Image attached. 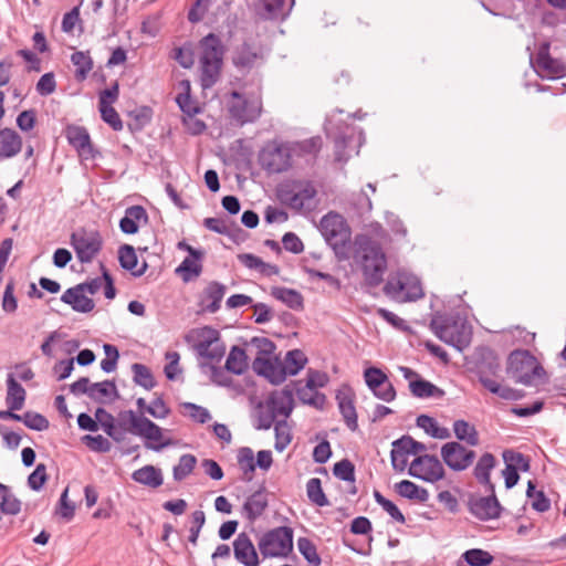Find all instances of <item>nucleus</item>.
I'll use <instances>...</instances> for the list:
<instances>
[{
	"instance_id": "obj_1",
	"label": "nucleus",
	"mask_w": 566,
	"mask_h": 566,
	"mask_svg": "<svg viewBox=\"0 0 566 566\" xmlns=\"http://www.w3.org/2000/svg\"><path fill=\"white\" fill-rule=\"evenodd\" d=\"M500 371V357L495 350L489 346H479L474 353V373L479 382L501 399L516 401L524 398L525 392L523 390L503 386L496 380Z\"/></svg>"
},
{
	"instance_id": "obj_2",
	"label": "nucleus",
	"mask_w": 566,
	"mask_h": 566,
	"mask_svg": "<svg viewBox=\"0 0 566 566\" xmlns=\"http://www.w3.org/2000/svg\"><path fill=\"white\" fill-rule=\"evenodd\" d=\"M354 244V258L360 265L366 285L379 286L387 271V258L380 243L368 235L359 234Z\"/></svg>"
},
{
	"instance_id": "obj_3",
	"label": "nucleus",
	"mask_w": 566,
	"mask_h": 566,
	"mask_svg": "<svg viewBox=\"0 0 566 566\" xmlns=\"http://www.w3.org/2000/svg\"><path fill=\"white\" fill-rule=\"evenodd\" d=\"M430 328L441 342L459 352L470 345L471 327L459 313H436L430 321Z\"/></svg>"
},
{
	"instance_id": "obj_4",
	"label": "nucleus",
	"mask_w": 566,
	"mask_h": 566,
	"mask_svg": "<svg viewBox=\"0 0 566 566\" xmlns=\"http://www.w3.org/2000/svg\"><path fill=\"white\" fill-rule=\"evenodd\" d=\"M200 82L202 88L212 87L220 78L226 48L219 35L209 33L199 41Z\"/></svg>"
},
{
	"instance_id": "obj_5",
	"label": "nucleus",
	"mask_w": 566,
	"mask_h": 566,
	"mask_svg": "<svg viewBox=\"0 0 566 566\" xmlns=\"http://www.w3.org/2000/svg\"><path fill=\"white\" fill-rule=\"evenodd\" d=\"M506 373L524 386L546 382L547 373L537 358L527 349H514L506 361Z\"/></svg>"
},
{
	"instance_id": "obj_6",
	"label": "nucleus",
	"mask_w": 566,
	"mask_h": 566,
	"mask_svg": "<svg viewBox=\"0 0 566 566\" xmlns=\"http://www.w3.org/2000/svg\"><path fill=\"white\" fill-rule=\"evenodd\" d=\"M319 231L337 261H347L350 258L352 232L343 216L328 212L321 219Z\"/></svg>"
},
{
	"instance_id": "obj_7",
	"label": "nucleus",
	"mask_w": 566,
	"mask_h": 566,
	"mask_svg": "<svg viewBox=\"0 0 566 566\" xmlns=\"http://www.w3.org/2000/svg\"><path fill=\"white\" fill-rule=\"evenodd\" d=\"M124 415L130 417L129 433L144 438L147 449L159 452L172 443L170 439L163 440V429L149 418L137 416L133 410L122 411L120 416Z\"/></svg>"
},
{
	"instance_id": "obj_8",
	"label": "nucleus",
	"mask_w": 566,
	"mask_h": 566,
	"mask_svg": "<svg viewBox=\"0 0 566 566\" xmlns=\"http://www.w3.org/2000/svg\"><path fill=\"white\" fill-rule=\"evenodd\" d=\"M317 191L310 181H293L284 185L277 190V197L282 203L291 209L301 211L315 209V197Z\"/></svg>"
},
{
	"instance_id": "obj_9",
	"label": "nucleus",
	"mask_w": 566,
	"mask_h": 566,
	"mask_svg": "<svg viewBox=\"0 0 566 566\" xmlns=\"http://www.w3.org/2000/svg\"><path fill=\"white\" fill-rule=\"evenodd\" d=\"M327 136L334 142L335 160L346 163L350 157V151L359 148L365 139L364 132L357 130L355 126L342 124L327 130Z\"/></svg>"
},
{
	"instance_id": "obj_10",
	"label": "nucleus",
	"mask_w": 566,
	"mask_h": 566,
	"mask_svg": "<svg viewBox=\"0 0 566 566\" xmlns=\"http://www.w3.org/2000/svg\"><path fill=\"white\" fill-rule=\"evenodd\" d=\"M294 532L290 526H279L268 531L259 542L264 558L286 557L293 551Z\"/></svg>"
},
{
	"instance_id": "obj_11",
	"label": "nucleus",
	"mask_w": 566,
	"mask_h": 566,
	"mask_svg": "<svg viewBox=\"0 0 566 566\" xmlns=\"http://www.w3.org/2000/svg\"><path fill=\"white\" fill-rule=\"evenodd\" d=\"M70 244L81 263H91L103 249V238L97 230L82 227L71 233Z\"/></svg>"
},
{
	"instance_id": "obj_12",
	"label": "nucleus",
	"mask_w": 566,
	"mask_h": 566,
	"mask_svg": "<svg viewBox=\"0 0 566 566\" xmlns=\"http://www.w3.org/2000/svg\"><path fill=\"white\" fill-rule=\"evenodd\" d=\"M230 117L240 126L254 123L262 112V103L258 98H247L244 94L237 91L230 93L228 104Z\"/></svg>"
},
{
	"instance_id": "obj_13",
	"label": "nucleus",
	"mask_w": 566,
	"mask_h": 566,
	"mask_svg": "<svg viewBox=\"0 0 566 566\" xmlns=\"http://www.w3.org/2000/svg\"><path fill=\"white\" fill-rule=\"evenodd\" d=\"M291 149L275 140L269 142L259 154L261 167L270 174H280L291 167Z\"/></svg>"
},
{
	"instance_id": "obj_14",
	"label": "nucleus",
	"mask_w": 566,
	"mask_h": 566,
	"mask_svg": "<svg viewBox=\"0 0 566 566\" xmlns=\"http://www.w3.org/2000/svg\"><path fill=\"white\" fill-rule=\"evenodd\" d=\"M198 342L193 345L196 353L213 363H219L226 354V345L220 339V332L205 326L197 332Z\"/></svg>"
},
{
	"instance_id": "obj_15",
	"label": "nucleus",
	"mask_w": 566,
	"mask_h": 566,
	"mask_svg": "<svg viewBox=\"0 0 566 566\" xmlns=\"http://www.w3.org/2000/svg\"><path fill=\"white\" fill-rule=\"evenodd\" d=\"M408 474L412 478L434 483L444 478V469L437 455H418L409 465Z\"/></svg>"
},
{
	"instance_id": "obj_16",
	"label": "nucleus",
	"mask_w": 566,
	"mask_h": 566,
	"mask_svg": "<svg viewBox=\"0 0 566 566\" xmlns=\"http://www.w3.org/2000/svg\"><path fill=\"white\" fill-rule=\"evenodd\" d=\"M475 455V451L465 448L458 441H450L441 447L443 462L455 472L467 470L473 463Z\"/></svg>"
},
{
	"instance_id": "obj_17",
	"label": "nucleus",
	"mask_w": 566,
	"mask_h": 566,
	"mask_svg": "<svg viewBox=\"0 0 566 566\" xmlns=\"http://www.w3.org/2000/svg\"><path fill=\"white\" fill-rule=\"evenodd\" d=\"M551 43L542 42L536 53V73L541 77L557 80L566 76V64L559 60L551 56Z\"/></svg>"
},
{
	"instance_id": "obj_18",
	"label": "nucleus",
	"mask_w": 566,
	"mask_h": 566,
	"mask_svg": "<svg viewBox=\"0 0 566 566\" xmlns=\"http://www.w3.org/2000/svg\"><path fill=\"white\" fill-rule=\"evenodd\" d=\"M364 378L367 387L376 398L386 402L395 400L396 389L389 381L387 375L380 368H366L364 371Z\"/></svg>"
},
{
	"instance_id": "obj_19",
	"label": "nucleus",
	"mask_w": 566,
	"mask_h": 566,
	"mask_svg": "<svg viewBox=\"0 0 566 566\" xmlns=\"http://www.w3.org/2000/svg\"><path fill=\"white\" fill-rule=\"evenodd\" d=\"M469 512L479 521L486 522L501 516L503 507L496 496L470 495L467 502Z\"/></svg>"
},
{
	"instance_id": "obj_20",
	"label": "nucleus",
	"mask_w": 566,
	"mask_h": 566,
	"mask_svg": "<svg viewBox=\"0 0 566 566\" xmlns=\"http://www.w3.org/2000/svg\"><path fill=\"white\" fill-rule=\"evenodd\" d=\"M64 136L70 146H72L80 156L94 159L99 153L94 149L91 143V136L83 126L69 124L64 128Z\"/></svg>"
},
{
	"instance_id": "obj_21",
	"label": "nucleus",
	"mask_w": 566,
	"mask_h": 566,
	"mask_svg": "<svg viewBox=\"0 0 566 566\" xmlns=\"http://www.w3.org/2000/svg\"><path fill=\"white\" fill-rule=\"evenodd\" d=\"M298 382H290L282 390H274L266 399L268 409L276 416L290 417L294 408V386Z\"/></svg>"
},
{
	"instance_id": "obj_22",
	"label": "nucleus",
	"mask_w": 566,
	"mask_h": 566,
	"mask_svg": "<svg viewBox=\"0 0 566 566\" xmlns=\"http://www.w3.org/2000/svg\"><path fill=\"white\" fill-rule=\"evenodd\" d=\"M336 400L339 412L347 428L355 432L358 430L357 412L355 407V392L349 385H344L336 392Z\"/></svg>"
},
{
	"instance_id": "obj_23",
	"label": "nucleus",
	"mask_w": 566,
	"mask_h": 566,
	"mask_svg": "<svg viewBox=\"0 0 566 566\" xmlns=\"http://www.w3.org/2000/svg\"><path fill=\"white\" fill-rule=\"evenodd\" d=\"M268 506V492L265 486L262 484L256 491L247 497L242 505L241 513L245 520L253 523L263 515Z\"/></svg>"
},
{
	"instance_id": "obj_24",
	"label": "nucleus",
	"mask_w": 566,
	"mask_h": 566,
	"mask_svg": "<svg viewBox=\"0 0 566 566\" xmlns=\"http://www.w3.org/2000/svg\"><path fill=\"white\" fill-rule=\"evenodd\" d=\"M227 286L218 281H211L203 289L198 305L202 312L216 313L220 310L221 301L226 294Z\"/></svg>"
},
{
	"instance_id": "obj_25",
	"label": "nucleus",
	"mask_w": 566,
	"mask_h": 566,
	"mask_svg": "<svg viewBox=\"0 0 566 566\" xmlns=\"http://www.w3.org/2000/svg\"><path fill=\"white\" fill-rule=\"evenodd\" d=\"M234 558L243 566H258L256 549L245 532L240 533L233 542Z\"/></svg>"
},
{
	"instance_id": "obj_26",
	"label": "nucleus",
	"mask_w": 566,
	"mask_h": 566,
	"mask_svg": "<svg viewBox=\"0 0 566 566\" xmlns=\"http://www.w3.org/2000/svg\"><path fill=\"white\" fill-rule=\"evenodd\" d=\"M139 222H148L146 209L140 205L130 206L125 210L124 217L119 220V229L125 234H135L138 232Z\"/></svg>"
},
{
	"instance_id": "obj_27",
	"label": "nucleus",
	"mask_w": 566,
	"mask_h": 566,
	"mask_svg": "<svg viewBox=\"0 0 566 566\" xmlns=\"http://www.w3.org/2000/svg\"><path fill=\"white\" fill-rule=\"evenodd\" d=\"M405 289L406 282H403L399 277V275H390L384 285V293L394 300L401 298L403 301H415L422 296L421 287L420 285L417 284L411 287L410 292H408L403 297H401V294L405 291Z\"/></svg>"
},
{
	"instance_id": "obj_28",
	"label": "nucleus",
	"mask_w": 566,
	"mask_h": 566,
	"mask_svg": "<svg viewBox=\"0 0 566 566\" xmlns=\"http://www.w3.org/2000/svg\"><path fill=\"white\" fill-rule=\"evenodd\" d=\"M118 262L124 270L130 272V274L135 277H140L144 275L148 269V263L146 261H144L142 265L137 268L138 258L134 247L130 244H123L119 247Z\"/></svg>"
},
{
	"instance_id": "obj_29",
	"label": "nucleus",
	"mask_w": 566,
	"mask_h": 566,
	"mask_svg": "<svg viewBox=\"0 0 566 566\" xmlns=\"http://www.w3.org/2000/svg\"><path fill=\"white\" fill-rule=\"evenodd\" d=\"M22 138L12 128L0 129V159L12 158L22 149Z\"/></svg>"
},
{
	"instance_id": "obj_30",
	"label": "nucleus",
	"mask_w": 566,
	"mask_h": 566,
	"mask_svg": "<svg viewBox=\"0 0 566 566\" xmlns=\"http://www.w3.org/2000/svg\"><path fill=\"white\" fill-rule=\"evenodd\" d=\"M313 380H306L305 385H302L301 380H296L298 382L294 386V392H296L297 398L305 405L315 407L316 409L322 410L326 402V397L324 394L317 391L313 388Z\"/></svg>"
},
{
	"instance_id": "obj_31",
	"label": "nucleus",
	"mask_w": 566,
	"mask_h": 566,
	"mask_svg": "<svg viewBox=\"0 0 566 566\" xmlns=\"http://www.w3.org/2000/svg\"><path fill=\"white\" fill-rule=\"evenodd\" d=\"M90 398L104 405L118 399L119 392L114 380H104L91 385Z\"/></svg>"
},
{
	"instance_id": "obj_32",
	"label": "nucleus",
	"mask_w": 566,
	"mask_h": 566,
	"mask_svg": "<svg viewBox=\"0 0 566 566\" xmlns=\"http://www.w3.org/2000/svg\"><path fill=\"white\" fill-rule=\"evenodd\" d=\"M61 302L67 304L73 311L78 313H88L94 310L95 303L92 298L84 295L80 291H74V287H69L62 295Z\"/></svg>"
},
{
	"instance_id": "obj_33",
	"label": "nucleus",
	"mask_w": 566,
	"mask_h": 566,
	"mask_svg": "<svg viewBox=\"0 0 566 566\" xmlns=\"http://www.w3.org/2000/svg\"><path fill=\"white\" fill-rule=\"evenodd\" d=\"M132 479L136 483L143 484L151 489L159 488L164 482L161 470L150 464L144 465L143 468L135 470L132 473Z\"/></svg>"
},
{
	"instance_id": "obj_34",
	"label": "nucleus",
	"mask_w": 566,
	"mask_h": 566,
	"mask_svg": "<svg viewBox=\"0 0 566 566\" xmlns=\"http://www.w3.org/2000/svg\"><path fill=\"white\" fill-rule=\"evenodd\" d=\"M271 295L284 303L291 310L302 311L304 308V297L297 290L284 286H274L271 289Z\"/></svg>"
},
{
	"instance_id": "obj_35",
	"label": "nucleus",
	"mask_w": 566,
	"mask_h": 566,
	"mask_svg": "<svg viewBox=\"0 0 566 566\" xmlns=\"http://www.w3.org/2000/svg\"><path fill=\"white\" fill-rule=\"evenodd\" d=\"M258 57L259 54L254 48L250 43L243 42L235 49L232 62L237 69L250 71L254 66Z\"/></svg>"
},
{
	"instance_id": "obj_36",
	"label": "nucleus",
	"mask_w": 566,
	"mask_h": 566,
	"mask_svg": "<svg viewBox=\"0 0 566 566\" xmlns=\"http://www.w3.org/2000/svg\"><path fill=\"white\" fill-rule=\"evenodd\" d=\"M408 440L409 434H403L391 443L390 460L395 471L402 472L407 467L406 455H409Z\"/></svg>"
},
{
	"instance_id": "obj_37",
	"label": "nucleus",
	"mask_w": 566,
	"mask_h": 566,
	"mask_svg": "<svg viewBox=\"0 0 566 566\" xmlns=\"http://www.w3.org/2000/svg\"><path fill=\"white\" fill-rule=\"evenodd\" d=\"M409 390L412 396L417 398H438L441 399L444 397L446 392L443 389L439 388L434 384L426 380L421 377L415 380H410Z\"/></svg>"
},
{
	"instance_id": "obj_38",
	"label": "nucleus",
	"mask_w": 566,
	"mask_h": 566,
	"mask_svg": "<svg viewBox=\"0 0 566 566\" xmlns=\"http://www.w3.org/2000/svg\"><path fill=\"white\" fill-rule=\"evenodd\" d=\"M25 397V389L17 381L12 374H9L7 378V406H11V409H22Z\"/></svg>"
},
{
	"instance_id": "obj_39",
	"label": "nucleus",
	"mask_w": 566,
	"mask_h": 566,
	"mask_svg": "<svg viewBox=\"0 0 566 566\" xmlns=\"http://www.w3.org/2000/svg\"><path fill=\"white\" fill-rule=\"evenodd\" d=\"M224 368L227 371L238 376L244 374L249 368L245 350L239 346H232Z\"/></svg>"
},
{
	"instance_id": "obj_40",
	"label": "nucleus",
	"mask_w": 566,
	"mask_h": 566,
	"mask_svg": "<svg viewBox=\"0 0 566 566\" xmlns=\"http://www.w3.org/2000/svg\"><path fill=\"white\" fill-rule=\"evenodd\" d=\"M396 492L408 500H417L426 503L429 500V492L409 480H402L395 485Z\"/></svg>"
},
{
	"instance_id": "obj_41",
	"label": "nucleus",
	"mask_w": 566,
	"mask_h": 566,
	"mask_svg": "<svg viewBox=\"0 0 566 566\" xmlns=\"http://www.w3.org/2000/svg\"><path fill=\"white\" fill-rule=\"evenodd\" d=\"M237 461L242 471V481L250 482L256 468L253 450L249 447H242L238 450Z\"/></svg>"
},
{
	"instance_id": "obj_42",
	"label": "nucleus",
	"mask_w": 566,
	"mask_h": 566,
	"mask_svg": "<svg viewBox=\"0 0 566 566\" xmlns=\"http://www.w3.org/2000/svg\"><path fill=\"white\" fill-rule=\"evenodd\" d=\"M416 424L436 439H448L451 436L448 428L439 427L434 418L424 413L417 417Z\"/></svg>"
},
{
	"instance_id": "obj_43",
	"label": "nucleus",
	"mask_w": 566,
	"mask_h": 566,
	"mask_svg": "<svg viewBox=\"0 0 566 566\" xmlns=\"http://www.w3.org/2000/svg\"><path fill=\"white\" fill-rule=\"evenodd\" d=\"M453 432L459 441H465L471 447H475L480 442L475 427L463 419L453 422Z\"/></svg>"
},
{
	"instance_id": "obj_44",
	"label": "nucleus",
	"mask_w": 566,
	"mask_h": 566,
	"mask_svg": "<svg viewBox=\"0 0 566 566\" xmlns=\"http://www.w3.org/2000/svg\"><path fill=\"white\" fill-rule=\"evenodd\" d=\"M184 282H190L192 279L198 277L202 272V260L192 259L187 256L175 270Z\"/></svg>"
},
{
	"instance_id": "obj_45",
	"label": "nucleus",
	"mask_w": 566,
	"mask_h": 566,
	"mask_svg": "<svg viewBox=\"0 0 566 566\" xmlns=\"http://www.w3.org/2000/svg\"><path fill=\"white\" fill-rule=\"evenodd\" d=\"M71 62L76 67L74 76L77 81H84L93 69V60L88 52L76 51L71 55Z\"/></svg>"
},
{
	"instance_id": "obj_46",
	"label": "nucleus",
	"mask_w": 566,
	"mask_h": 566,
	"mask_svg": "<svg viewBox=\"0 0 566 566\" xmlns=\"http://www.w3.org/2000/svg\"><path fill=\"white\" fill-rule=\"evenodd\" d=\"M95 420L113 441L118 442L120 434L116 431L115 418L111 412L103 407H98L95 410Z\"/></svg>"
},
{
	"instance_id": "obj_47",
	"label": "nucleus",
	"mask_w": 566,
	"mask_h": 566,
	"mask_svg": "<svg viewBox=\"0 0 566 566\" xmlns=\"http://www.w3.org/2000/svg\"><path fill=\"white\" fill-rule=\"evenodd\" d=\"M132 371L134 374L133 380L136 385L146 390H150L156 386V379L151 370L146 365L135 363L132 365Z\"/></svg>"
},
{
	"instance_id": "obj_48",
	"label": "nucleus",
	"mask_w": 566,
	"mask_h": 566,
	"mask_svg": "<svg viewBox=\"0 0 566 566\" xmlns=\"http://www.w3.org/2000/svg\"><path fill=\"white\" fill-rule=\"evenodd\" d=\"M306 494L308 501L319 507L326 506L329 504L326 494L322 488V481L318 478H312L306 483Z\"/></svg>"
},
{
	"instance_id": "obj_49",
	"label": "nucleus",
	"mask_w": 566,
	"mask_h": 566,
	"mask_svg": "<svg viewBox=\"0 0 566 566\" xmlns=\"http://www.w3.org/2000/svg\"><path fill=\"white\" fill-rule=\"evenodd\" d=\"M495 457L492 453H483L473 469V475L476 481L483 479L485 482H488L489 476L491 475V471L495 467Z\"/></svg>"
},
{
	"instance_id": "obj_50",
	"label": "nucleus",
	"mask_w": 566,
	"mask_h": 566,
	"mask_svg": "<svg viewBox=\"0 0 566 566\" xmlns=\"http://www.w3.org/2000/svg\"><path fill=\"white\" fill-rule=\"evenodd\" d=\"M461 557L470 566H489L494 559L488 551L481 548L468 549Z\"/></svg>"
},
{
	"instance_id": "obj_51",
	"label": "nucleus",
	"mask_w": 566,
	"mask_h": 566,
	"mask_svg": "<svg viewBox=\"0 0 566 566\" xmlns=\"http://www.w3.org/2000/svg\"><path fill=\"white\" fill-rule=\"evenodd\" d=\"M307 364V357L301 349H292L286 353L285 368L290 376L297 375Z\"/></svg>"
},
{
	"instance_id": "obj_52",
	"label": "nucleus",
	"mask_w": 566,
	"mask_h": 566,
	"mask_svg": "<svg viewBox=\"0 0 566 566\" xmlns=\"http://www.w3.org/2000/svg\"><path fill=\"white\" fill-rule=\"evenodd\" d=\"M297 548L304 559L313 566H319L322 559L317 553L315 544L307 537H300L297 539Z\"/></svg>"
},
{
	"instance_id": "obj_53",
	"label": "nucleus",
	"mask_w": 566,
	"mask_h": 566,
	"mask_svg": "<svg viewBox=\"0 0 566 566\" xmlns=\"http://www.w3.org/2000/svg\"><path fill=\"white\" fill-rule=\"evenodd\" d=\"M196 464L197 458L193 454H182L179 458V463L172 469L174 479L176 481H182L193 471Z\"/></svg>"
},
{
	"instance_id": "obj_54",
	"label": "nucleus",
	"mask_w": 566,
	"mask_h": 566,
	"mask_svg": "<svg viewBox=\"0 0 566 566\" xmlns=\"http://www.w3.org/2000/svg\"><path fill=\"white\" fill-rule=\"evenodd\" d=\"M20 421L31 430L43 431L50 426L49 420L41 413L35 411H25L21 415Z\"/></svg>"
},
{
	"instance_id": "obj_55",
	"label": "nucleus",
	"mask_w": 566,
	"mask_h": 566,
	"mask_svg": "<svg viewBox=\"0 0 566 566\" xmlns=\"http://www.w3.org/2000/svg\"><path fill=\"white\" fill-rule=\"evenodd\" d=\"M333 474L345 482L354 483L356 480L355 465L349 459H343L333 467Z\"/></svg>"
},
{
	"instance_id": "obj_56",
	"label": "nucleus",
	"mask_w": 566,
	"mask_h": 566,
	"mask_svg": "<svg viewBox=\"0 0 566 566\" xmlns=\"http://www.w3.org/2000/svg\"><path fill=\"white\" fill-rule=\"evenodd\" d=\"M502 455L505 464H514L516 471L528 472L531 470V459L528 455L514 450H505Z\"/></svg>"
},
{
	"instance_id": "obj_57",
	"label": "nucleus",
	"mask_w": 566,
	"mask_h": 566,
	"mask_svg": "<svg viewBox=\"0 0 566 566\" xmlns=\"http://www.w3.org/2000/svg\"><path fill=\"white\" fill-rule=\"evenodd\" d=\"M301 269H302V271L304 273H306L308 275L311 281H313V280H322V281L326 282L329 286L334 287L337 291H339L340 287H342L340 280L337 279L336 276L329 274V273L315 270L313 268H310L306 264H302Z\"/></svg>"
},
{
	"instance_id": "obj_58",
	"label": "nucleus",
	"mask_w": 566,
	"mask_h": 566,
	"mask_svg": "<svg viewBox=\"0 0 566 566\" xmlns=\"http://www.w3.org/2000/svg\"><path fill=\"white\" fill-rule=\"evenodd\" d=\"M0 511L6 515H17L21 511V501L11 493L9 488L1 495Z\"/></svg>"
},
{
	"instance_id": "obj_59",
	"label": "nucleus",
	"mask_w": 566,
	"mask_h": 566,
	"mask_svg": "<svg viewBox=\"0 0 566 566\" xmlns=\"http://www.w3.org/2000/svg\"><path fill=\"white\" fill-rule=\"evenodd\" d=\"M275 431V442L274 448L276 451L282 452L291 442L292 436L286 428L285 420H279L274 426Z\"/></svg>"
},
{
	"instance_id": "obj_60",
	"label": "nucleus",
	"mask_w": 566,
	"mask_h": 566,
	"mask_svg": "<svg viewBox=\"0 0 566 566\" xmlns=\"http://www.w3.org/2000/svg\"><path fill=\"white\" fill-rule=\"evenodd\" d=\"M98 109L103 122L108 124L113 130L119 132L123 129V120L120 119L117 111L112 105L98 106Z\"/></svg>"
},
{
	"instance_id": "obj_61",
	"label": "nucleus",
	"mask_w": 566,
	"mask_h": 566,
	"mask_svg": "<svg viewBox=\"0 0 566 566\" xmlns=\"http://www.w3.org/2000/svg\"><path fill=\"white\" fill-rule=\"evenodd\" d=\"M82 442L92 451L106 453L111 451L112 444L111 442L103 436H91L86 434L82 437Z\"/></svg>"
},
{
	"instance_id": "obj_62",
	"label": "nucleus",
	"mask_w": 566,
	"mask_h": 566,
	"mask_svg": "<svg viewBox=\"0 0 566 566\" xmlns=\"http://www.w3.org/2000/svg\"><path fill=\"white\" fill-rule=\"evenodd\" d=\"M171 412V409L164 400L163 395H157L147 407V413L155 419H165Z\"/></svg>"
},
{
	"instance_id": "obj_63",
	"label": "nucleus",
	"mask_w": 566,
	"mask_h": 566,
	"mask_svg": "<svg viewBox=\"0 0 566 566\" xmlns=\"http://www.w3.org/2000/svg\"><path fill=\"white\" fill-rule=\"evenodd\" d=\"M103 349L106 357L101 361V369L104 373H112L116 369L119 352L117 347L112 344H104Z\"/></svg>"
},
{
	"instance_id": "obj_64",
	"label": "nucleus",
	"mask_w": 566,
	"mask_h": 566,
	"mask_svg": "<svg viewBox=\"0 0 566 566\" xmlns=\"http://www.w3.org/2000/svg\"><path fill=\"white\" fill-rule=\"evenodd\" d=\"M176 103L178 104L180 111L188 115L195 116L200 112V107L197 102L192 99L191 94L189 92H182L177 95Z\"/></svg>"
}]
</instances>
